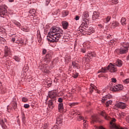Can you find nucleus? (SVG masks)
<instances>
[{
  "mask_svg": "<svg viewBox=\"0 0 129 129\" xmlns=\"http://www.w3.org/2000/svg\"><path fill=\"white\" fill-rule=\"evenodd\" d=\"M59 31H60L59 28L55 27H51L48 33L49 36H47L46 38L47 41L50 43H57L63 35L60 33Z\"/></svg>",
  "mask_w": 129,
  "mask_h": 129,
  "instance_id": "nucleus-1",
  "label": "nucleus"
},
{
  "mask_svg": "<svg viewBox=\"0 0 129 129\" xmlns=\"http://www.w3.org/2000/svg\"><path fill=\"white\" fill-rule=\"evenodd\" d=\"M107 71H109V72H111V73L116 72V71H117V69L116 66H115V63L112 64L110 63L107 67L102 68L98 72V73H106Z\"/></svg>",
  "mask_w": 129,
  "mask_h": 129,
  "instance_id": "nucleus-2",
  "label": "nucleus"
},
{
  "mask_svg": "<svg viewBox=\"0 0 129 129\" xmlns=\"http://www.w3.org/2000/svg\"><path fill=\"white\" fill-rule=\"evenodd\" d=\"M11 56H12L11 49L9 48V47L6 46L5 49L4 56H3L4 60L9 59Z\"/></svg>",
  "mask_w": 129,
  "mask_h": 129,
  "instance_id": "nucleus-3",
  "label": "nucleus"
},
{
  "mask_svg": "<svg viewBox=\"0 0 129 129\" xmlns=\"http://www.w3.org/2000/svg\"><path fill=\"white\" fill-rule=\"evenodd\" d=\"M7 9H8V7L6 5H4L0 6V17L5 18V16L7 13Z\"/></svg>",
  "mask_w": 129,
  "mask_h": 129,
  "instance_id": "nucleus-4",
  "label": "nucleus"
},
{
  "mask_svg": "<svg viewBox=\"0 0 129 129\" xmlns=\"http://www.w3.org/2000/svg\"><path fill=\"white\" fill-rule=\"evenodd\" d=\"M123 89V86L121 84H118L110 88V90L113 92H116Z\"/></svg>",
  "mask_w": 129,
  "mask_h": 129,
  "instance_id": "nucleus-5",
  "label": "nucleus"
},
{
  "mask_svg": "<svg viewBox=\"0 0 129 129\" xmlns=\"http://www.w3.org/2000/svg\"><path fill=\"white\" fill-rule=\"evenodd\" d=\"M13 36H14L12 39V42L15 43L16 41L17 44H24V40L22 38L19 37V36L16 35H13Z\"/></svg>",
  "mask_w": 129,
  "mask_h": 129,
  "instance_id": "nucleus-6",
  "label": "nucleus"
},
{
  "mask_svg": "<svg viewBox=\"0 0 129 129\" xmlns=\"http://www.w3.org/2000/svg\"><path fill=\"white\" fill-rule=\"evenodd\" d=\"M47 97L51 98V99H52V100L55 99V100H56V97H57V92L56 91V90L49 92L48 95L47 96ZM47 98L46 100H48Z\"/></svg>",
  "mask_w": 129,
  "mask_h": 129,
  "instance_id": "nucleus-7",
  "label": "nucleus"
},
{
  "mask_svg": "<svg viewBox=\"0 0 129 129\" xmlns=\"http://www.w3.org/2000/svg\"><path fill=\"white\" fill-rule=\"evenodd\" d=\"M128 44L126 45L123 44L122 47H121V49L119 50L120 54H125L127 53V50H128Z\"/></svg>",
  "mask_w": 129,
  "mask_h": 129,
  "instance_id": "nucleus-8",
  "label": "nucleus"
},
{
  "mask_svg": "<svg viewBox=\"0 0 129 129\" xmlns=\"http://www.w3.org/2000/svg\"><path fill=\"white\" fill-rule=\"evenodd\" d=\"M56 103V100L51 99L47 101V105L49 108L50 109H53L55 107V104Z\"/></svg>",
  "mask_w": 129,
  "mask_h": 129,
  "instance_id": "nucleus-9",
  "label": "nucleus"
},
{
  "mask_svg": "<svg viewBox=\"0 0 129 129\" xmlns=\"http://www.w3.org/2000/svg\"><path fill=\"white\" fill-rule=\"evenodd\" d=\"M115 106L117 107L118 108H121V109H124L127 105L125 104V103H123L122 102H118L115 104Z\"/></svg>",
  "mask_w": 129,
  "mask_h": 129,
  "instance_id": "nucleus-10",
  "label": "nucleus"
},
{
  "mask_svg": "<svg viewBox=\"0 0 129 129\" xmlns=\"http://www.w3.org/2000/svg\"><path fill=\"white\" fill-rule=\"evenodd\" d=\"M89 26V22L86 20H83V22L82 23L80 28H84L85 31H88V27Z\"/></svg>",
  "mask_w": 129,
  "mask_h": 129,
  "instance_id": "nucleus-11",
  "label": "nucleus"
},
{
  "mask_svg": "<svg viewBox=\"0 0 129 129\" xmlns=\"http://www.w3.org/2000/svg\"><path fill=\"white\" fill-rule=\"evenodd\" d=\"M78 118L79 120H83V128L87 129V128L88 127V122L84 120V118L82 117V116H79Z\"/></svg>",
  "mask_w": 129,
  "mask_h": 129,
  "instance_id": "nucleus-12",
  "label": "nucleus"
},
{
  "mask_svg": "<svg viewBox=\"0 0 129 129\" xmlns=\"http://www.w3.org/2000/svg\"><path fill=\"white\" fill-rule=\"evenodd\" d=\"M86 57H88L90 59H92L93 57H96V54L94 51H89L86 54Z\"/></svg>",
  "mask_w": 129,
  "mask_h": 129,
  "instance_id": "nucleus-13",
  "label": "nucleus"
},
{
  "mask_svg": "<svg viewBox=\"0 0 129 129\" xmlns=\"http://www.w3.org/2000/svg\"><path fill=\"white\" fill-rule=\"evenodd\" d=\"M1 114H2V113L0 111V124L3 129H7L8 127L7 126V125H6L4 120L1 118V117H2V115H1Z\"/></svg>",
  "mask_w": 129,
  "mask_h": 129,
  "instance_id": "nucleus-14",
  "label": "nucleus"
},
{
  "mask_svg": "<svg viewBox=\"0 0 129 129\" xmlns=\"http://www.w3.org/2000/svg\"><path fill=\"white\" fill-rule=\"evenodd\" d=\"M80 31L83 32V33H84V32H89V33H91V34H92V33H94V30L93 29V27H90L89 28L88 27V31H85L83 29H80Z\"/></svg>",
  "mask_w": 129,
  "mask_h": 129,
  "instance_id": "nucleus-15",
  "label": "nucleus"
},
{
  "mask_svg": "<svg viewBox=\"0 0 129 129\" xmlns=\"http://www.w3.org/2000/svg\"><path fill=\"white\" fill-rule=\"evenodd\" d=\"M83 21H87L89 22V15L88 14V12H85L83 16Z\"/></svg>",
  "mask_w": 129,
  "mask_h": 129,
  "instance_id": "nucleus-16",
  "label": "nucleus"
},
{
  "mask_svg": "<svg viewBox=\"0 0 129 129\" xmlns=\"http://www.w3.org/2000/svg\"><path fill=\"white\" fill-rule=\"evenodd\" d=\"M99 17V13L97 12H94L92 16V19L93 21H96Z\"/></svg>",
  "mask_w": 129,
  "mask_h": 129,
  "instance_id": "nucleus-17",
  "label": "nucleus"
},
{
  "mask_svg": "<svg viewBox=\"0 0 129 129\" xmlns=\"http://www.w3.org/2000/svg\"><path fill=\"white\" fill-rule=\"evenodd\" d=\"M110 20H111V16H106L103 19V21L105 24H107L110 22Z\"/></svg>",
  "mask_w": 129,
  "mask_h": 129,
  "instance_id": "nucleus-18",
  "label": "nucleus"
},
{
  "mask_svg": "<svg viewBox=\"0 0 129 129\" xmlns=\"http://www.w3.org/2000/svg\"><path fill=\"white\" fill-rule=\"evenodd\" d=\"M72 65L73 67V68H77V69H80V65L75 61L72 62Z\"/></svg>",
  "mask_w": 129,
  "mask_h": 129,
  "instance_id": "nucleus-19",
  "label": "nucleus"
},
{
  "mask_svg": "<svg viewBox=\"0 0 129 129\" xmlns=\"http://www.w3.org/2000/svg\"><path fill=\"white\" fill-rule=\"evenodd\" d=\"M2 61L3 62V63L5 64L6 66H9L11 62V61H10V58H6V59H4V57H3Z\"/></svg>",
  "mask_w": 129,
  "mask_h": 129,
  "instance_id": "nucleus-20",
  "label": "nucleus"
},
{
  "mask_svg": "<svg viewBox=\"0 0 129 129\" xmlns=\"http://www.w3.org/2000/svg\"><path fill=\"white\" fill-rule=\"evenodd\" d=\"M44 84L45 85H47V88H49V87H51L52 86V81H49L48 80H45L44 82Z\"/></svg>",
  "mask_w": 129,
  "mask_h": 129,
  "instance_id": "nucleus-21",
  "label": "nucleus"
},
{
  "mask_svg": "<svg viewBox=\"0 0 129 129\" xmlns=\"http://www.w3.org/2000/svg\"><path fill=\"white\" fill-rule=\"evenodd\" d=\"M62 28L64 30H67V29H68V27H69V24L67 21H63L62 22Z\"/></svg>",
  "mask_w": 129,
  "mask_h": 129,
  "instance_id": "nucleus-22",
  "label": "nucleus"
},
{
  "mask_svg": "<svg viewBox=\"0 0 129 129\" xmlns=\"http://www.w3.org/2000/svg\"><path fill=\"white\" fill-rule=\"evenodd\" d=\"M56 123L57 124H61L62 123V116L60 115L59 116H58L56 118Z\"/></svg>",
  "mask_w": 129,
  "mask_h": 129,
  "instance_id": "nucleus-23",
  "label": "nucleus"
},
{
  "mask_svg": "<svg viewBox=\"0 0 129 129\" xmlns=\"http://www.w3.org/2000/svg\"><path fill=\"white\" fill-rule=\"evenodd\" d=\"M21 117L23 123L26 124V122H27V121L26 120V115H25L24 112H22L21 113Z\"/></svg>",
  "mask_w": 129,
  "mask_h": 129,
  "instance_id": "nucleus-24",
  "label": "nucleus"
},
{
  "mask_svg": "<svg viewBox=\"0 0 129 129\" xmlns=\"http://www.w3.org/2000/svg\"><path fill=\"white\" fill-rule=\"evenodd\" d=\"M58 109L59 111H63V110H64V106L63 105V103H58Z\"/></svg>",
  "mask_w": 129,
  "mask_h": 129,
  "instance_id": "nucleus-25",
  "label": "nucleus"
},
{
  "mask_svg": "<svg viewBox=\"0 0 129 129\" xmlns=\"http://www.w3.org/2000/svg\"><path fill=\"white\" fill-rule=\"evenodd\" d=\"M116 67H121L122 66V61L120 59H118L116 61V64H115Z\"/></svg>",
  "mask_w": 129,
  "mask_h": 129,
  "instance_id": "nucleus-26",
  "label": "nucleus"
},
{
  "mask_svg": "<svg viewBox=\"0 0 129 129\" xmlns=\"http://www.w3.org/2000/svg\"><path fill=\"white\" fill-rule=\"evenodd\" d=\"M119 26V23L117 21H114L111 25L112 28H116V27H118Z\"/></svg>",
  "mask_w": 129,
  "mask_h": 129,
  "instance_id": "nucleus-27",
  "label": "nucleus"
},
{
  "mask_svg": "<svg viewBox=\"0 0 129 129\" xmlns=\"http://www.w3.org/2000/svg\"><path fill=\"white\" fill-rule=\"evenodd\" d=\"M39 32V33H38L37 34V39L38 40V43H41V42H42V37H41V33H40V31Z\"/></svg>",
  "mask_w": 129,
  "mask_h": 129,
  "instance_id": "nucleus-28",
  "label": "nucleus"
},
{
  "mask_svg": "<svg viewBox=\"0 0 129 129\" xmlns=\"http://www.w3.org/2000/svg\"><path fill=\"white\" fill-rule=\"evenodd\" d=\"M62 17L65 18V17H67V16L69 15V12L68 11L64 10L62 12Z\"/></svg>",
  "mask_w": 129,
  "mask_h": 129,
  "instance_id": "nucleus-29",
  "label": "nucleus"
},
{
  "mask_svg": "<svg viewBox=\"0 0 129 129\" xmlns=\"http://www.w3.org/2000/svg\"><path fill=\"white\" fill-rule=\"evenodd\" d=\"M0 90H1V93H2V94H4V93H6V92H7V89H6V88H5L4 87H1Z\"/></svg>",
  "mask_w": 129,
  "mask_h": 129,
  "instance_id": "nucleus-30",
  "label": "nucleus"
},
{
  "mask_svg": "<svg viewBox=\"0 0 129 129\" xmlns=\"http://www.w3.org/2000/svg\"><path fill=\"white\" fill-rule=\"evenodd\" d=\"M111 98V95H107L105 97H103L102 98V101H105L106 100H107V99H109Z\"/></svg>",
  "mask_w": 129,
  "mask_h": 129,
  "instance_id": "nucleus-31",
  "label": "nucleus"
},
{
  "mask_svg": "<svg viewBox=\"0 0 129 129\" xmlns=\"http://www.w3.org/2000/svg\"><path fill=\"white\" fill-rule=\"evenodd\" d=\"M29 14L30 15H31V16H35V14H36V10L35 9H31L29 11Z\"/></svg>",
  "mask_w": 129,
  "mask_h": 129,
  "instance_id": "nucleus-32",
  "label": "nucleus"
},
{
  "mask_svg": "<svg viewBox=\"0 0 129 129\" xmlns=\"http://www.w3.org/2000/svg\"><path fill=\"white\" fill-rule=\"evenodd\" d=\"M48 126H49V124L48 123H44L41 127V129H48Z\"/></svg>",
  "mask_w": 129,
  "mask_h": 129,
  "instance_id": "nucleus-33",
  "label": "nucleus"
},
{
  "mask_svg": "<svg viewBox=\"0 0 129 129\" xmlns=\"http://www.w3.org/2000/svg\"><path fill=\"white\" fill-rule=\"evenodd\" d=\"M13 59H14L16 62H20V61H21V58H20L19 56L15 55L13 57Z\"/></svg>",
  "mask_w": 129,
  "mask_h": 129,
  "instance_id": "nucleus-34",
  "label": "nucleus"
},
{
  "mask_svg": "<svg viewBox=\"0 0 129 129\" xmlns=\"http://www.w3.org/2000/svg\"><path fill=\"white\" fill-rule=\"evenodd\" d=\"M121 24L122 25H126V20H125V18H122L121 20Z\"/></svg>",
  "mask_w": 129,
  "mask_h": 129,
  "instance_id": "nucleus-35",
  "label": "nucleus"
},
{
  "mask_svg": "<svg viewBox=\"0 0 129 129\" xmlns=\"http://www.w3.org/2000/svg\"><path fill=\"white\" fill-rule=\"evenodd\" d=\"M52 58V55L50 53H48L45 56V59H47L48 61Z\"/></svg>",
  "mask_w": 129,
  "mask_h": 129,
  "instance_id": "nucleus-36",
  "label": "nucleus"
},
{
  "mask_svg": "<svg viewBox=\"0 0 129 129\" xmlns=\"http://www.w3.org/2000/svg\"><path fill=\"white\" fill-rule=\"evenodd\" d=\"M59 12H60V9H58L56 11L53 12L52 13V15H53L54 16H55V15L56 16H59V15H60V14L59 13Z\"/></svg>",
  "mask_w": 129,
  "mask_h": 129,
  "instance_id": "nucleus-37",
  "label": "nucleus"
},
{
  "mask_svg": "<svg viewBox=\"0 0 129 129\" xmlns=\"http://www.w3.org/2000/svg\"><path fill=\"white\" fill-rule=\"evenodd\" d=\"M101 115H102V116H103L104 118H105V119H107V115L106 114V113H105V112L102 111Z\"/></svg>",
  "mask_w": 129,
  "mask_h": 129,
  "instance_id": "nucleus-38",
  "label": "nucleus"
},
{
  "mask_svg": "<svg viewBox=\"0 0 129 129\" xmlns=\"http://www.w3.org/2000/svg\"><path fill=\"white\" fill-rule=\"evenodd\" d=\"M95 89H96V87H93L92 86H91V87L90 88V93H92L93 92V90H95Z\"/></svg>",
  "mask_w": 129,
  "mask_h": 129,
  "instance_id": "nucleus-39",
  "label": "nucleus"
},
{
  "mask_svg": "<svg viewBox=\"0 0 129 129\" xmlns=\"http://www.w3.org/2000/svg\"><path fill=\"white\" fill-rule=\"evenodd\" d=\"M83 61H85V62H89L90 59L89 58H88V57L86 56V55H85V56L83 57Z\"/></svg>",
  "mask_w": 129,
  "mask_h": 129,
  "instance_id": "nucleus-40",
  "label": "nucleus"
},
{
  "mask_svg": "<svg viewBox=\"0 0 129 129\" xmlns=\"http://www.w3.org/2000/svg\"><path fill=\"white\" fill-rule=\"evenodd\" d=\"M109 104L110 105L112 104V101L111 100L107 101L106 103H105L106 106L107 107L109 106Z\"/></svg>",
  "mask_w": 129,
  "mask_h": 129,
  "instance_id": "nucleus-41",
  "label": "nucleus"
},
{
  "mask_svg": "<svg viewBox=\"0 0 129 129\" xmlns=\"http://www.w3.org/2000/svg\"><path fill=\"white\" fill-rule=\"evenodd\" d=\"M78 76H79V73L76 72L75 74H73L72 77H73V78L76 79L77 77H78Z\"/></svg>",
  "mask_w": 129,
  "mask_h": 129,
  "instance_id": "nucleus-42",
  "label": "nucleus"
},
{
  "mask_svg": "<svg viewBox=\"0 0 129 129\" xmlns=\"http://www.w3.org/2000/svg\"><path fill=\"white\" fill-rule=\"evenodd\" d=\"M12 107L14 108V109L16 110V108L18 107V106L17 105V103H12Z\"/></svg>",
  "mask_w": 129,
  "mask_h": 129,
  "instance_id": "nucleus-43",
  "label": "nucleus"
},
{
  "mask_svg": "<svg viewBox=\"0 0 129 129\" xmlns=\"http://www.w3.org/2000/svg\"><path fill=\"white\" fill-rule=\"evenodd\" d=\"M14 24L17 26V27L19 28H20V27H21V23H20L19 22L15 21Z\"/></svg>",
  "mask_w": 129,
  "mask_h": 129,
  "instance_id": "nucleus-44",
  "label": "nucleus"
},
{
  "mask_svg": "<svg viewBox=\"0 0 129 129\" xmlns=\"http://www.w3.org/2000/svg\"><path fill=\"white\" fill-rule=\"evenodd\" d=\"M92 119L94 122L97 121V117L96 116H92Z\"/></svg>",
  "mask_w": 129,
  "mask_h": 129,
  "instance_id": "nucleus-45",
  "label": "nucleus"
},
{
  "mask_svg": "<svg viewBox=\"0 0 129 129\" xmlns=\"http://www.w3.org/2000/svg\"><path fill=\"white\" fill-rule=\"evenodd\" d=\"M23 102H27L28 101V98L27 97H23L22 98Z\"/></svg>",
  "mask_w": 129,
  "mask_h": 129,
  "instance_id": "nucleus-46",
  "label": "nucleus"
},
{
  "mask_svg": "<svg viewBox=\"0 0 129 129\" xmlns=\"http://www.w3.org/2000/svg\"><path fill=\"white\" fill-rule=\"evenodd\" d=\"M57 101L59 103H62V102H63V98L61 97L58 98Z\"/></svg>",
  "mask_w": 129,
  "mask_h": 129,
  "instance_id": "nucleus-47",
  "label": "nucleus"
},
{
  "mask_svg": "<svg viewBox=\"0 0 129 129\" xmlns=\"http://www.w3.org/2000/svg\"><path fill=\"white\" fill-rule=\"evenodd\" d=\"M51 0H46L45 1V6L47 7L49 6V4H50Z\"/></svg>",
  "mask_w": 129,
  "mask_h": 129,
  "instance_id": "nucleus-48",
  "label": "nucleus"
},
{
  "mask_svg": "<svg viewBox=\"0 0 129 129\" xmlns=\"http://www.w3.org/2000/svg\"><path fill=\"white\" fill-rule=\"evenodd\" d=\"M81 52L82 53H86V49H85V48H81Z\"/></svg>",
  "mask_w": 129,
  "mask_h": 129,
  "instance_id": "nucleus-49",
  "label": "nucleus"
},
{
  "mask_svg": "<svg viewBox=\"0 0 129 129\" xmlns=\"http://www.w3.org/2000/svg\"><path fill=\"white\" fill-rule=\"evenodd\" d=\"M112 4H116L118 3V0H111Z\"/></svg>",
  "mask_w": 129,
  "mask_h": 129,
  "instance_id": "nucleus-50",
  "label": "nucleus"
},
{
  "mask_svg": "<svg viewBox=\"0 0 129 129\" xmlns=\"http://www.w3.org/2000/svg\"><path fill=\"white\" fill-rule=\"evenodd\" d=\"M47 53V50H46V49L43 48L42 50V54H43V55H46V53Z\"/></svg>",
  "mask_w": 129,
  "mask_h": 129,
  "instance_id": "nucleus-51",
  "label": "nucleus"
},
{
  "mask_svg": "<svg viewBox=\"0 0 129 129\" xmlns=\"http://www.w3.org/2000/svg\"><path fill=\"white\" fill-rule=\"evenodd\" d=\"M24 107L25 108H29V107H30V105H29V104H25L24 105Z\"/></svg>",
  "mask_w": 129,
  "mask_h": 129,
  "instance_id": "nucleus-52",
  "label": "nucleus"
},
{
  "mask_svg": "<svg viewBox=\"0 0 129 129\" xmlns=\"http://www.w3.org/2000/svg\"><path fill=\"white\" fill-rule=\"evenodd\" d=\"M12 103H17V99L16 98H13Z\"/></svg>",
  "mask_w": 129,
  "mask_h": 129,
  "instance_id": "nucleus-53",
  "label": "nucleus"
},
{
  "mask_svg": "<svg viewBox=\"0 0 129 129\" xmlns=\"http://www.w3.org/2000/svg\"><path fill=\"white\" fill-rule=\"evenodd\" d=\"M42 71L43 72H44V73H46V74L49 73V70L46 69L43 70Z\"/></svg>",
  "mask_w": 129,
  "mask_h": 129,
  "instance_id": "nucleus-54",
  "label": "nucleus"
},
{
  "mask_svg": "<svg viewBox=\"0 0 129 129\" xmlns=\"http://www.w3.org/2000/svg\"><path fill=\"white\" fill-rule=\"evenodd\" d=\"M112 82H113V83H116V79L113 78L111 79Z\"/></svg>",
  "mask_w": 129,
  "mask_h": 129,
  "instance_id": "nucleus-55",
  "label": "nucleus"
},
{
  "mask_svg": "<svg viewBox=\"0 0 129 129\" xmlns=\"http://www.w3.org/2000/svg\"><path fill=\"white\" fill-rule=\"evenodd\" d=\"M129 83V79H127L124 81V83L127 84Z\"/></svg>",
  "mask_w": 129,
  "mask_h": 129,
  "instance_id": "nucleus-56",
  "label": "nucleus"
},
{
  "mask_svg": "<svg viewBox=\"0 0 129 129\" xmlns=\"http://www.w3.org/2000/svg\"><path fill=\"white\" fill-rule=\"evenodd\" d=\"M75 104H76V103H70L69 104V105H70V106H74Z\"/></svg>",
  "mask_w": 129,
  "mask_h": 129,
  "instance_id": "nucleus-57",
  "label": "nucleus"
},
{
  "mask_svg": "<svg viewBox=\"0 0 129 129\" xmlns=\"http://www.w3.org/2000/svg\"><path fill=\"white\" fill-rule=\"evenodd\" d=\"M6 41V39L5 38L0 37V42H5Z\"/></svg>",
  "mask_w": 129,
  "mask_h": 129,
  "instance_id": "nucleus-58",
  "label": "nucleus"
},
{
  "mask_svg": "<svg viewBox=\"0 0 129 129\" xmlns=\"http://www.w3.org/2000/svg\"><path fill=\"white\" fill-rule=\"evenodd\" d=\"M21 30L22 31H23L24 32H28V30H27V28H23L21 29Z\"/></svg>",
  "mask_w": 129,
  "mask_h": 129,
  "instance_id": "nucleus-59",
  "label": "nucleus"
},
{
  "mask_svg": "<svg viewBox=\"0 0 129 129\" xmlns=\"http://www.w3.org/2000/svg\"><path fill=\"white\" fill-rule=\"evenodd\" d=\"M115 42V41L113 40H111L109 41V43H111V44H113L114 43V42Z\"/></svg>",
  "mask_w": 129,
  "mask_h": 129,
  "instance_id": "nucleus-60",
  "label": "nucleus"
},
{
  "mask_svg": "<svg viewBox=\"0 0 129 129\" xmlns=\"http://www.w3.org/2000/svg\"><path fill=\"white\" fill-rule=\"evenodd\" d=\"M79 16H76V17L75 18V20H76V21H78L79 20Z\"/></svg>",
  "mask_w": 129,
  "mask_h": 129,
  "instance_id": "nucleus-61",
  "label": "nucleus"
},
{
  "mask_svg": "<svg viewBox=\"0 0 129 129\" xmlns=\"http://www.w3.org/2000/svg\"><path fill=\"white\" fill-rule=\"evenodd\" d=\"M98 129H105V128L103 127L102 126H100L98 127Z\"/></svg>",
  "mask_w": 129,
  "mask_h": 129,
  "instance_id": "nucleus-62",
  "label": "nucleus"
},
{
  "mask_svg": "<svg viewBox=\"0 0 129 129\" xmlns=\"http://www.w3.org/2000/svg\"><path fill=\"white\" fill-rule=\"evenodd\" d=\"M126 120L127 122L129 123V115L126 117Z\"/></svg>",
  "mask_w": 129,
  "mask_h": 129,
  "instance_id": "nucleus-63",
  "label": "nucleus"
},
{
  "mask_svg": "<svg viewBox=\"0 0 129 129\" xmlns=\"http://www.w3.org/2000/svg\"><path fill=\"white\" fill-rule=\"evenodd\" d=\"M111 38V35H108L107 36V39H110V38Z\"/></svg>",
  "mask_w": 129,
  "mask_h": 129,
  "instance_id": "nucleus-64",
  "label": "nucleus"
}]
</instances>
